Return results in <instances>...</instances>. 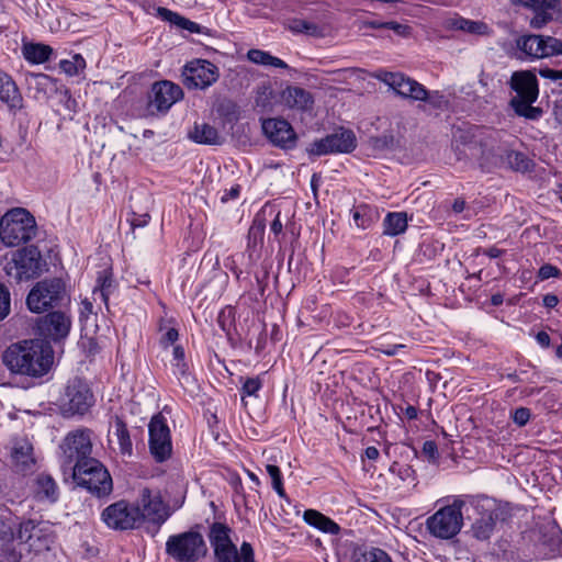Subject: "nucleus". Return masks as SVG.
Here are the masks:
<instances>
[{"label": "nucleus", "mask_w": 562, "mask_h": 562, "mask_svg": "<svg viewBox=\"0 0 562 562\" xmlns=\"http://www.w3.org/2000/svg\"><path fill=\"white\" fill-rule=\"evenodd\" d=\"M2 362L11 373L41 378L53 364V350L42 340H23L4 350Z\"/></svg>", "instance_id": "nucleus-1"}, {"label": "nucleus", "mask_w": 562, "mask_h": 562, "mask_svg": "<svg viewBox=\"0 0 562 562\" xmlns=\"http://www.w3.org/2000/svg\"><path fill=\"white\" fill-rule=\"evenodd\" d=\"M509 89L515 93L509 102L514 113L527 121H539L543 116V109L535 106L539 98V81L535 70H516L508 80Z\"/></svg>", "instance_id": "nucleus-2"}, {"label": "nucleus", "mask_w": 562, "mask_h": 562, "mask_svg": "<svg viewBox=\"0 0 562 562\" xmlns=\"http://www.w3.org/2000/svg\"><path fill=\"white\" fill-rule=\"evenodd\" d=\"M373 77L380 82L386 85L402 99L423 101L429 103L436 109L441 108L443 95L439 91H429L424 85L402 72L379 70L374 72Z\"/></svg>", "instance_id": "nucleus-3"}, {"label": "nucleus", "mask_w": 562, "mask_h": 562, "mask_svg": "<svg viewBox=\"0 0 562 562\" xmlns=\"http://www.w3.org/2000/svg\"><path fill=\"white\" fill-rule=\"evenodd\" d=\"M71 479L76 486L98 498L108 496L113 491V482L108 469L95 458L74 464Z\"/></svg>", "instance_id": "nucleus-4"}, {"label": "nucleus", "mask_w": 562, "mask_h": 562, "mask_svg": "<svg viewBox=\"0 0 562 562\" xmlns=\"http://www.w3.org/2000/svg\"><path fill=\"white\" fill-rule=\"evenodd\" d=\"M37 232L35 217L23 207H14L0 220V239L9 247H15L32 240Z\"/></svg>", "instance_id": "nucleus-5"}, {"label": "nucleus", "mask_w": 562, "mask_h": 562, "mask_svg": "<svg viewBox=\"0 0 562 562\" xmlns=\"http://www.w3.org/2000/svg\"><path fill=\"white\" fill-rule=\"evenodd\" d=\"M69 302L65 282L59 278L37 282L26 297V305L33 313H44Z\"/></svg>", "instance_id": "nucleus-6"}, {"label": "nucleus", "mask_w": 562, "mask_h": 562, "mask_svg": "<svg viewBox=\"0 0 562 562\" xmlns=\"http://www.w3.org/2000/svg\"><path fill=\"white\" fill-rule=\"evenodd\" d=\"M498 143V132L485 126H470L468 128H458L453 133L452 148L457 159L468 158L465 149L472 153H480L491 147H496Z\"/></svg>", "instance_id": "nucleus-7"}, {"label": "nucleus", "mask_w": 562, "mask_h": 562, "mask_svg": "<svg viewBox=\"0 0 562 562\" xmlns=\"http://www.w3.org/2000/svg\"><path fill=\"white\" fill-rule=\"evenodd\" d=\"M207 546L196 530L169 536L166 541V553L176 562H198L207 554Z\"/></svg>", "instance_id": "nucleus-8"}, {"label": "nucleus", "mask_w": 562, "mask_h": 562, "mask_svg": "<svg viewBox=\"0 0 562 562\" xmlns=\"http://www.w3.org/2000/svg\"><path fill=\"white\" fill-rule=\"evenodd\" d=\"M465 502L454 498L452 504L439 508L426 520L429 533L438 539L448 540L457 536L463 526L462 507Z\"/></svg>", "instance_id": "nucleus-9"}, {"label": "nucleus", "mask_w": 562, "mask_h": 562, "mask_svg": "<svg viewBox=\"0 0 562 562\" xmlns=\"http://www.w3.org/2000/svg\"><path fill=\"white\" fill-rule=\"evenodd\" d=\"M94 395L88 383L81 379L68 382L60 409L65 417L83 416L94 405Z\"/></svg>", "instance_id": "nucleus-10"}, {"label": "nucleus", "mask_w": 562, "mask_h": 562, "mask_svg": "<svg viewBox=\"0 0 562 562\" xmlns=\"http://www.w3.org/2000/svg\"><path fill=\"white\" fill-rule=\"evenodd\" d=\"M357 147L356 134L345 127L336 128L331 134L313 140L306 148V153L312 157H319L333 154H349Z\"/></svg>", "instance_id": "nucleus-11"}, {"label": "nucleus", "mask_w": 562, "mask_h": 562, "mask_svg": "<svg viewBox=\"0 0 562 562\" xmlns=\"http://www.w3.org/2000/svg\"><path fill=\"white\" fill-rule=\"evenodd\" d=\"M91 431L89 429H76L70 431L63 440L60 449L63 451V469L71 470L74 464L92 459Z\"/></svg>", "instance_id": "nucleus-12"}, {"label": "nucleus", "mask_w": 562, "mask_h": 562, "mask_svg": "<svg viewBox=\"0 0 562 562\" xmlns=\"http://www.w3.org/2000/svg\"><path fill=\"white\" fill-rule=\"evenodd\" d=\"M148 447L149 452L157 463H162L171 458L172 442L171 432L166 417L155 414L148 424Z\"/></svg>", "instance_id": "nucleus-13"}, {"label": "nucleus", "mask_w": 562, "mask_h": 562, "mask_svg": "<svg viewBox=\"0 0 562 562\" xmlns=\"http://www.w3.org/2000/svg\"><path fill=\"white\" fill-rule=\"evenodd\" d=\"M101 519L113 530L135 529L142 522L140 507L122 499L105 507Z\"/></svg>", "instance_id": "nucleus-14"}, {"label": "nucleus", "mask_w": 562, "mask_h": 562, "mask_svg": "<svg viewBox=\"0 0 562 562\" xmlns=\"http://www.w3.org/2000/svg\"><path fill=\"white\" fill-rule=\"evenodd\" d=\"M182 82L190 90H205L220 78V69L207 59L195 58L182 68Z\"/></svg>", "instance_id": "nucleus-15"}, {"label": "nucleus", "mask_w": 562, "mask_h": 562, "mask_svg": "<svg viewBox=\"0 0 562 562\" xmlns=\"http://www.w3.org/2000/svg\"><path fill=\"white\" fill-rule=\"evenodd\" d=\"M41 254L35 247L23 248L7 262L5 272L16 282L35 278L41 272Z\"/></svg>", "instance_id": "nucleus-16"}, {"label": "nucleus", "mask_w": 562, "mask_h": 562, "mask_svg": "<svg viewBox=\"0 0 562 562\" xmlns=\"http://www.w3.org/2000/svg\"><path fill=\"white\" fill-rule=\"evenodd\" d=\"M140 506L142 521H148L147 531L155 536L169 518V507L164 503L159 494H153L149 488L142 490Z\"/></svg>", "instance_id": "nucleus-17"}, {"label": "nucleus", "mask_w": 562, "mask_h": 562, "mask_svg": "<svg viewBox=\"0 0 562 562\" xmlns=\"http://www.w3.org/2000/svg\"><path fill=\"white\" fill-rule=\"evenodd\" d=\"M516 46L532 59L562 54V41L552 36L524 35L517 38Z\"/></svg>", "instance_id": "nucleus-18"}, {"label": "nucleus", "mask_w": 562, "mask_h": 562, "mask_svg": "<svg viewBox=\"0 0 562 562\" xmlns=\"http://www.w3.org/2000/svg\"><path fill=\"white\" fill-rule=\"evenodd\" d=\"M263 135L269 142L283 150H291L296 147L297 134L293 126L284 119L270 117L261 121Z\"/></svg>", "instance_id": "nucleus-19"}, {"label": "nucleus", "mask_w": 562, "mask_h": 562, "mask_svg": "<svg viewBox=\"0 0 562 562\" xmlns=\"http://www.w3.org/2000/svg\"><path fill=\"white\" fill-rule=\"evenodd\" d=\"M514 4L522 5L533 11L530 26L541 29L555 19L562 22L561 0H510Z\"/></svg>", "instance_id": "nucleus-20"}, {"label": "nucleus", "mask_w": 562, "mask_h": 562, "mask_svg": "<svg viewBox=\"0 0 562 562\" xmlns=\"http://www.w3.org/2000/svg\"><path fill=\"white\" fill-rule=\"evenodd\" d=\"M182 98L183 90L179 85L169 80H161L153 85L148 97V106L165 113Z\"/></svg>", "instance_id": "nucleus-21"}, {"label": "nucleus", "mask_w": 562, "mask_h": 562, "mask_svg": "<svg viewBox=\"0 0 562 562\" xmlns=\"http://www.w3.org/2000/svg\"><path fill=\"white\" fill-rule=\"evenodd\" d=\"M70 327V317L61 311L50 312L36 322L38 334L55 341L67 337Z\"/></svg>", "instance_id": "nucleus-22"}, {"label": "nucleus", "mask_w": 562, "mask_h": 562, "mask_svg": "<svg viewBox=\"0 0 562 562\" xmlns=\"http://www.w3.org/2000/svg\"><path fill=\"white\" fill-rule=\"evenodd\" d=\"M472 506L480 517L475 518L472 524L471 532L477 540H487L495 529L498 513L497 510L485 508L480 502H473Z\"/></svg>", "instance_id": "nucleus-23"}, {"label": "nucleus", "mask_w": 562, "mask_h": 562, "mask_svg": "<svg viewBox=\"0 0 562 562\" xmlns=\"http://www.w3.org/2000/svg\"><path fill=\"white\" fill-rule=\"evenodd\" d=\"M540 546L548 559L562 557V530L557 522H549L542 528Z\"/></svg>", "instance_id": "nucleus-24"}, {"label": "nucleus", "mask_w": 562, "mask_h": 562, "mask_svg": "<svg viewBox=\"0 0 562 562\" xmlns=\"http://www.w3.org/2000/svg\"><path fill=\"white\" fill-rule=\"evenodd\" d=\"M282 100L289 109L299 112L311 111L314 105L313 94L297 86L286 87L282 92Z\"/></svg>", "instance_id": "nucleus-25"}, {"label": "nucleus", "mask_w": 562, "mask_h": 562, "mask_svg": "<svg viewBox=\"0 0 562 562\" xmlns=\"http://www.w3.org/2000/svg\"><path fill=\"white\" fill-rule=\"evenodd\" d=\"M0 101L4 103L11 112H16L23 106L22 94L10 75L0 69Z\"/></svg>", "instance_id": "nucleus-26"}, {"label": "nucleus", "mask_w": 562, "mask_h": 562, "mask_svg": "<svg viewBox=\"0 0 562 562\" xmlns=\"http://www.w3.org/2000/svg\"><path fill=\"white\" fill-rule=\"evenodd\" d=\"M27 88L35 100L42 101L48 99L49 94L56 90V85L50 76L36 74L27 79Z\"/></svg>", "instance_id": "nucleus-27"}, {"label": "nucleus", "mask_w": 562, "mask_h": 562, "mask_svg": "<svg viewBox=\"0 0 562 562\" xmlns=\"http://www.w3.org/2000/svg\"><path fill=\"white\" fill-rule=\"evenodd\" d=\"M351 214L356 226L362 229L371 227L380 218L379 209L366 203L355 206Z\"/></svg>", "instance_id": "nucleus-28"}, {"label": "nucleus", "mask_w": 562, "mask_h": 562, "mask_svg": "<svg viewBox=\"0 0 562 562\" xmlns=\"http://www.w3.org/2000/svg\"><path fill=\"white\" fill-rule=\"evenodd\" d=\"M266 231V218L261 214H257L248 229L247 235V250L250 252L249 256H252L254 252H257L262 244L263 236Z\"/></svg>", "instance_id": "nucleus-29"}, {"label": "nucleus", "mask_w": 562, "mask_h": 562, "mask_svg": "<svg viewBox=\"0 0 562 562\" xmlns=\"http://www.w3.org/2000/svg\"><path fill=\"white\" fill-rule=\"evenodd\" d=\"M303 519L310 526L326 533L337 535L340 530V527L333 519L315 509H306Z\"/></svg>", "instance_id": "nucleus-30"}, {"label": "nucleus", "mask_w": 562, "mask_h": 562, "mask_svg": "<svg viewBox=\"0 0 562 562\" xmlns=\"http://www.w3.org/2000/svg\"><path fill=\"white\" fill-rule=\"evenodd\" d=\"M189 137L196 144L220 145L222 143V137L217 130L207 123H195Z\"/></svg>", "instance_id": "nucleus-31"}, {"label": "nucleus", "mask_w": 562, "mask_h": 562, "mask_svg": "<svg viewBox=\"0 0 562 562\" xmlns=\"http://www.w3.org/2000/svg\"><path fill=\"white\" fill-rule=\"evenodd\" d=\"M503 159L504 165L516 172H530L535 168V161L522 151L506 150Z\"/></svg>", "instance_id": "nucleus-32"}, {"label": "nucleus", "mask_w": 562, "mask_h": 562, "mask_svg": "<svg viewBox=\"0 0 562 562\" xmlns=\"http://www.w3.org/2000/svg\"><path fill=\"white\" fill-rule=\"evenodd\" d=\"M35 483L38 499H47L50 503L57 502L59 497L58 485L49 474H38Z\"/></svg>", "instance_id": "nucleus-33"}, {"label": "nucleus", "mask_w": 562, "mask_h": 562, "mask_svg": "<svg viewBox=\"0 0 562 562\" xmlns=\"http://www.w3.org/2000/svg\"><path fill=\"white\" fill-rule=\"evenodd\" d=\"M232 529L223 522L214 521L210 526L209 540L213 550L234 546L231 539Z\"/></svg>", "instance_id": "nucleus-34"}, {"label": "nucleus", "mask_w": 562, "mask_h": 562, "mask_svg": "<svg viewBox=\"0 0 562 562\" xmlns=\"http://www.w3.org/2000/svg\"><path fill=\"white\" fill-rule=\"evenodd\" d=\"M171 368L173 375L180 383H188L191 379L189 364L186 360V352L182 346L176 345L172 350Z\"/></svg>", "instance_id": "nucleus-35"}, {"label": "nucleus", "mask_w": 562, "mask_h": 562, "mask_svg": "<svg viewBox=\"0 0 562 562\" xmlns=\"http://www.w3.org/2000/svg\"><path fill=\"white\" fill-rule=\"evenodd\" d=\"M407 229V214L405 212H390L383 220V234L397 236Z\"/></svg>", "instance_id": "nucleus-36"}, {"label": "nucleus", "mask_w": 562, "mask_h": 562, "mask_svg": "<svg viewBox=\"0 0 562 562\" xmlns=\"http://www.w3.org/2000/svg\"><path fill=\"white\" fill-rule=\"evenodd\" d=\"M157 15L164 20L167 21L182 30L189 31L191 33H198L200 25L193 21H190L189 19L180 15L177 12H173L167 8L158 7L156 9Z\"/></svg>", "instance_id": "nucleus-37"}, {"label": "nucleus", "mask_w": 562, "mask_h": 562, "mask_svg": "<svg viewBox=\"0 0 562 562\" xmlns=\"http://www.w3.org/2000/svg\"><path fill=\"white\" fill-rule=\"evenodd\" d=\"M472 157L477 160L480 168L484 172H491L492 170L504 166V156L498 155L495 147L484 149L480 153H472Z\"/></svg>", "instance_id": "nucleus-38"}, {"label": "nucleus", "mask_w": 562, "mask_h": 562, "mask_svg": "<svg viewBox=\"0 0 562 562\" xmlns=\"http://www.w3.org/2000/svg\"><path fill=\"white\" fill-rule=\"evenodd\" d=\"M32 451V446L26 441L14 446L12 459L18 471L25 472L32 468L34 464Z\"/></svg>", "instance_id": "nucleus-39"}, {"label": "nucleus", "mask_w": 562, "mask_h": 562, "mask_svg": "<svg viewBox=\"0 0 562 562\" xmlns=\"http://www.w3.org/2000/svg\"><path fill=\"white\" fill-rule=\"evenodd\" d=\"M52 54L53 48L45 44L30 43L23 46L24 58L33 64H43L48 61Z\"/></svg>", "instance_id": "nucleus-40"}, {"label": "nucleus", "mask_w": 562, "mask_h": 562, "mask_svg": "<svg viewBox=\"0 0 562 562\" xmlns=\"http://www.w3.org/2000/svg\"><path fill=\"white\" fill-rule=\"evenodd\" d=\"M115 290V281L113 279L112 271L104 269L98 273L97 285L93 293L101 297L105 305H108L110 295Z\"/></svg>", "instance_id": "nucleus-41"}, {"label": "nucleus", "mask_w": 562, "mask_h": 562, "mask_svg": "<svg viewBox=\"0 0 562 562\" xmlns=\"http://www.w3.org/2000/svg\"><path fill=\"white\" fill-rule=\"evenodd\" d=\"M114 428V436L116 437L121 453L132 456L133 443L131 440L130 431L125 422L121 417H115Z\"/></svg>", "instance_id": "nucleus-42"}, {"label": "nucleus", "mask_w": 562, "mask_h": 562, "mask_svg": "<svg viewBox=\"0 0 562 562\" xmlns=\"http://www.w3.org/2000/svg\"><path fill=\"white\" fill-rule=\"evenodd\" d=\"M289 29L293 33L306 34L311 36L322 35V29L318 24L304 19H293L290 21Z\"/></svg>", "instance_id": "nucleus-43"}, {"label": "nucleus", "mask_w": 562, "mask_h": 562, "mask_svg": "<svg viewBox=\"0 0 562 562\" xmlns=\"http://www.w3.org/2000/svg\"><path fill=\"white\" fill-rule=\"evenodd\" d=\"M38 525L35 520L27 519L19 524L14 538L22 543L30 542L38 532Z\"/></svg>", "instance_id": "nucleus-44"}, {"label": "nucleus", "mask_w": 562, "mask_h": 562, "mask_svg": "<svg viewBox=\"0 0 562 562\" xmlns=\"http://www.w3.org/2000/svg\"><path fill=\"white\" fill-rule=\"evenodd\" d=\"M457 30L464 31L470 34L484 35L488 32V26L482 21H472L469 19L460 18L453 23Z\"/></svg>", "instance_id": "nucleus-45"}, {"label": "nucleus", "mask_w": 562, "mask_h": 562, "mask_svg": "<svg viewBox=\"0 0 562 562\" xmlns=\"http://www.w3.org/2000/svg\"><path fill=\"white\" fill-rule=\"evenodd\" d=\"M216 113L223 117L227 122L237 121L239 117V108L238 105L229 100L223 99L215 106Z\"/></svg>", "instance_id": "nucleus-46"}, {"label": "nucleus", "mask_w": 562, "mask_h": 562, "mask_svg": "<svg viewBox=\"0 0 562 562\" xmlns=\"http://www.w3.org/2000/svg\"><path fill=\"white\" fill-rule=\"evenodd\" d=\"M86 67V60L80 54L72 56V59H63L59 61V68L68 76H76Z\"/></svg>", "instance_id": "nucleus-47"}, {"label": "nucleus", "mask_w": 562, "mask_h": 562, "mask_svg": "<svg viewBox=\"0 0 562 562\" xmlns=\"http://www.w3.org/2000/svg\"><path fill=\"white\" fill-rule=\"evenodd\" d=\"M370 144L378 151H389L396 147V140L392 133H384L380 136L372 137Z\"/></svg>", "instance_id": "nucleus-48"}, {"label": "nucleus", "mask_w": 562, "mask_h": 562, "mask_svg": "<svg viewBox=\"0 0 562 562\" xmlns=\"http://www.w3.org/2000/svg\"><path fill=\"white\" fill-rule=\"evenodd\" d=\"M263 385L262 379L260 376L246 378L243 381L240 387L241 397L254 396L258 397V392L261 390Z\"/></svg>", "instance_id": "nucleus-49"}, {"label": "nucleus", "mask_w": 562, "mask_h": 562, "mask_svg": "<svg viewBox=\"0 0 562 562\" xmlns=\"http://www.w3.org/2000/svg\"><path fill=\"white\" fill-rule=\"evenodd\" d=\"M356 562H392L389 554L379 549V548H371L369 551H364L360 553Z\"/></svg>", "instance_id": "nucleus-50"}, {"label": "nucleus", "mask_w": 562, "mask_h": 562, "mask_svg": "<svg viewBox=\"0 0 562 562\" xmlns=\"http://www.w3.org/2000/svg\"><path fill=\"white\" fill-rule=\"evenodd\" d=\"M266 470L269 476L271 477L272 488L277 492V494L280 497L284 498L286 495L283 487L282 474L279 467L274 464H267Z\"/></svg>", "instance_id": "nucleus-51"}, {"label": "nucleus", "mask_w": 562, "mask_h": 562, "mask_svg": "<svg viewBox=\"0 0 562 562\" xmlns=\"http://www.w3.org/2000/svg\"><path fill=\"white\" fill-rule=\"evenodd\" d=\"M22 554L16 550L14 541L0 547V562H21Z\"/></svg>", "instance_id": "nucleus-52"}, {"label": "nucleus", "mask_w": 562, "mask_h": 562, "mask_svg": "<svg viewBox=\"0 0 562 562\" xmlns=\"http://www.w3.org/2000/svg\"><path fill=\"white\" fill-rule=\"evenodd\" d=\"M213 551L216 562H239V555L235 544Z\"/></svg>", "instance_id": "nucleus-53"}, {"label": "nucleus", "mask_w": 562, "mask_h": 562, "mask_svg": "<svg viewBox=\"0 0 562 562\" xmlns=\"http://www.w3.org/2000/svg\"><path fill=\"white\" fill-rule=\"evenodd\" d=\"M272 90L269 87L262 86L257 89L255 104L262 110L270 109L272 105Z\"/></svg>", "instance_id": "nucleus-54"}, {"label": "nucleus", "mask_w": 562, "mask_h": 562, "mask_svg": "<svg viewBox=\"0 0 562 562\" xmlns=\"http://www.w3.org/2000/svg\"><path fill=\"white\" fill-rule=\"evenodd\" d=\"M561 277H562V271L558 267H555L551 263L542 265L537 272V278L540 281H544L550 278L559 279Z\"/></svg>", "instance_id": "nucleus-55"}, {"label": "nucleus", "mask_w": 562, "mask_h": 562, "mask_svg": "<svg viewBox=\"0 0 562 562\" xmlns=\"http://www.w3.org/2000/svg\"><path fill=\"white\" fill-rule=\"evenodd\" d=\"M510 417L518 427H524L530 420L531 411L528 407H518L512 412Z\"/></svg>", "instance_id": "nucleus-56"}, {"label": "nucleus", "mask_w": 562, "mask_h": 562, "mask_svg": "<svg viewBox=\"0 0 562 562\" xmlns=\"http://www.w3.org/2000/svg\"><path fill=\"white\" fill-rule=\"evenodd\" d=\"M247 57L254 64L268 66L271 54L261 49L252 48L248 50Z\"/></svg>", "instance_id": "nucleus-57"}, {"label": "nucleus", "mask_w": 562, "mask_h": 562, "mask_svg": "<svg viewBox=\"0 0 562 562\" xmlns=\"http://www.w3.org/2000/svg\"><path fill=\"white\" fill-rule=\"evenodd\" d=\"M233 322L234 311L232 308H228L227 312L223 310L217 317L218 326L227 336L231 335V326L233 325Z\"/></svg>", "instance_id": "nucleus-58"}, {"label": "nucleus", "mask_w": 562, "mask_h": 562, "mask_svg": "<svg viewBox=\"0 0 562 562\" xmlns=\"http://www.w3.org/2000/svg\"><path fill=\"white\" fill-rule=\"evenodd\" d=\"M423 454L428 459L429 462H437L439 458L438 447L434 440H427L423 445Z\"/></svg>", "instance_id": "nucleus-59"}, {"label": "nucleus", "mask_w": 562, "mask_h": 562, "mask_svg": "<svg viewBox=\"0 0 562 562\" xmlns=\"http://www.w3.org/2000/svg\"><path fill=\"white\" fill-rule=\"evenodd\" d=\"M10 312V293L4 285L0 284V321Z\"/></svg>", "instance_id": "nucleus-60"}, {"label": "nucleus", "mask_w": 562, "mask_h": 562, "mask_svg": "<svg viewBox=\"0 0 562 562\" xmlns=\"http://www.w3.org/2000/svg\"><path fill=\"white\" fill-rule=\"evenodd\" d=\"M384 29L392 30L396 35L407 37L411 35V26L396 21H386Z\"/></svg>", "instance_id": "nucleus-61"}, {"label": "nucleus", "mask_w": 562, "mask_h": 562, "mask_svg": "<svg viewBox=\"0 0 562 562\" xmlns=\"http://www.w3.org/2000/svg\"><path fill=\"white\" fill-rule=\"evenodd\" d=\"M179 338L178 329L171 327L168 328L167 331L160 338V345L162 348H168L173 345Z\"/></svg>", "instance_id": "nucleus-62"}, {"label": "nucleus", "mask_w": 562, "mask_h": 562, "mask_svg": "<svg viewBox=\"0 0 562 562\" xmlns=\"http://www.w3.org/2000/svg\"><path fill=\"white\" fill-rule=\"evenodd\" d=\"M240 562H252L254 558V549L249 542L244 541L240 546Z\"/></svg>", "instance_id": "nucleus-63"}, {"label": "nucleus", "mask_w": 562, "mask_h": 562, "mask_svg": "<svg viewBox=\"0 0 562 562\" xmlns=\"http://www.w3.org/2000/svg\"><path fill=\"white\" fill-rule=\"evenodd\" d=\"M240 193V186L236 184L233 186L231 189L225 190L223 195L221 196V202L226 203L229 200H235L239 196Z\"/></svg>", "instance_id": "nucleus-64"}]
</instances>
